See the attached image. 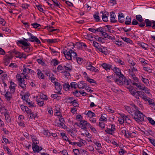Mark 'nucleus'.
Listing matches in <instances>:
<instances>
[{"label":"nucleus","instance_id":"a18cd8bd","mask_svg":"<svg viewBox=\"0 0 155 155\" xmlns=\"http://www.w3.org/2000/svg\"><path fill=\"white\" fill-rule=\"evenodd\" d=\"M125 109L131 115V114L133 113V109H131V107L128 106H126L125 107Z\"/></svg>","mask_w":155,"mask_h":155},{"label":"nucleus","instance_id":"412c9836","mask_svg":"<svg viewBox=\"0 0 155 155\" xmlns=\"http://www.w3.org/2000/svg\"><path fill=\"white\" fill-rule=\"evenodd\" d=\"M123 119L124 120V122L126 123L130 124L131 123V120L130 119V117L129 116H126L124 114H122Z\"/></svg>","mask_w":155,"mask_h":155},{"label":"nucleus","instance_id":"f704fd0d","mask_svg":"<svg viewBox=\"0 0 155 155\" xmlns=\"http://www.w3.org/2000/svg\"><path fill=\"white\" fill-rule=\"evenodd\" d=\"M93 46L96 48L97 51L98 50L99 48L102 47V46L101 44L95 41H93Z\"/></svg>","mask_w":155,"mask_h":155},{"label":"nucleus","instance_id":"c756f323","mask_svg":"<svg viewBox=\"0 0 155 155\" xmlns=\"http://www.w3.org/2000/svg\"><path fill=\"white\" fill-rule=\"evenodd\" d=\"M37 71L38 72L37 75L38 78L39 79H43L44 78V74L42 73L40 69H37Z\"/></svg>","mask_w":155,"mask_h":155},{"label":"nucleus","instance_id":"7c9ffc66","mask_svg":"<svg viewBox=\"0 0 155 155\" xmlns=\"http://www.w3.org/2000/svg\"><path fill=\"white\" fill-rule=\"evenodd\" d=\"M93 17L94 20L96 22H100L101 21L100 18L99 14L98 13H96L93 15Z\"/></svg>","mask_w":155,"mask_h":155},{"label":"nucleus","instance_id":"4be33fe9","mask_svg":"<svg viewBox=\"0 0 155 155\" xmlns=\"http://www.w3.org/2000/svg\"><path fill=\"white\" fill-rule=\"evenodd\" d=\"M136 136V133L135 132H132V133L130 132L129 131H127L125 137L129 138L130 137L133 138Z\"/></svg>","mask_w":155,"mask_h":155},{"label":"nucleus","instance_id":"79ce46f5","mask_svg":"<svg viewBox=\"0 0 155 155\" xmlns=\"http://www.w3.org/2000/svg\"><path fill=\"white\" fill-rule=\"evenodd\" d=\"M50 79L51 80V82L55 84V83H56V82L55 81L56 78L54 77V75L52 74H50L49 75Z\"/></svg>","mask_w":155,"mask_h":155},{"label":"nucleus","instance_id":"58836bf2","mask_svg":"<svg viewBox=\"0 0 155 155\" xmlns=\"http://www.w3.org/2000/svg\"><path fill=\"white\" fill-rule=\"evenodd\" d=\"M131 18L130 16H127L126 18L125 21V24L126 25H129L131 24Z\"/></svg>","mask_w":155,"mask_h":155},{"label":"nucleus","instance_id":"de8ad7c7","mask_svg":"<svg viewBox=\"0 0 155 155\" xmlns=\"http://www.w3.org/2000/svg\"><path fill=\"white\" fill-rule=\"evenodd\" d=\"M136 19L140 22H142L143 20L141 15H138L136 16Z\"/></svg>","mask_w":155,"mask_h":155},{"label":"nucleus","instance_id":"dca6fc26","mask_svg":"<svg viewBox=\"0 0 155 155\" xmlns=\"http://www.w3.org/2000/svg\"><path fill=\"white\" fill-rule=\"evenodd\" d=\"M4 115L5 117V119L6 122L8 123H10L11 122V119L10 116L9 112L8 111H6L4 113Z\"/></svg>","mask_w":155,"mask_h":155},{"label":"nucleus","instance_id":"cd10ccee","mask_svg":"<svg viewBox=\"0 0 155 155\" xmlns=\"http://www.w3.org/2000/svg\"><path fill=\"white\" fill-rule=\"evenodd\" d=\"M57 40L58 39H57L55 38L53 39H45V42H46L48 44H50L57 42Z\"/></svg>","mask_w":155,"mask_h":155},{"label":"nucleus","instance_id":"37998d69","mask_svg":"<svg viewBox=\"0 0 155 155\" xmlns=\"http://www.w3.org/2000/svg\"><path fill=\"white\" fill-rule=\"evenodd\" d=\"M86 114L90 118L95 116V114L91 111H89Z\"/></svg>","mask_w":155,"mask_h":155},{"label":"nucleus","instance_id":"680f3d73","mask_svg":"<svg viewBox=\"0 0 155 155\" xmlns=\"http://www.w3.org/2000/svg\"><path fill=\"white\" fill-rule=\"evenodd\" d=\"M71 104L75 107H79V104L78 103V100H75Z\"/></svg>","mask_w":155,"mask_h":155},{"label":"nucleus","instance_id":"5fc2aeb1","mask_svg":"<svg viewBox=\"0 0 155 155\" xmlns=\"http://www.w3.org/2000/svg\"><path fill=\"white\" fill-rule=\"evenodd\" d=\"M139 60L140 62H141L143 65L145 64H147V62L148 61L147 60H145L143 58H140L139 59Z\"/></svg>","mask_w":155,"mask_h":155},{"label":"nucleus","instance_id":"473e14b6","mask_svg":"<svg viewBox=\"0 0 155 155\" xmlns=\"http://www.w3.org/2000/svg\"><path fill=\"white\" fill-rule=\"evenodd\" d=\"M145 101H148L149 104L151 105L152 107L155 105L154 101L148 97H147V98H146Z\"/></svg>","mask_w":155,"mask_h":155},{"label":"nucleus","instance_id":"b1692460","mask_svg":"<svg viewBox=\"0 0 155 155\" xmlns=\"http://www.w3.org/2000/svg\"><path fill=\"white\" fill-rule=\"evenodd\" d=\"M153 21L150 20L148 19H146L145 21V23L146 25V26L147 28H151L152 27Z\"/></svg>","mask_w":155,"mask_h":155},{"label":"nucleus","instance_id":"2f4dec72","mask_svg":"<svg viewBox=\"0 0 155 155\" xmlns=\"http://www.w3.org/2000/svg\"><path fill=\"white\" fill-rule=\"evenodd\" d=\"M140 79L143 82L146 86H148L149 85V81L147 79L145 78L142 76Z\"/></svg>","mask_w":155,"mask_h":155},{"label":"nucleus","instance_id":"338daca9","mask_svg":"<svg viewBox=\"0 0 155 155\" xmlns=\"http://www.w3.org/2000/svg\"><path fill=\"white\" fill-rule=\"evenodd\" d=\"M83 119L81 115H78L76 116V119L79 121H82Z\"/></svg>","mask_w":155,"mask_h":155},{"label":"nucleus","instance_id":"9d476101","mask_svg":"<svg viewBox=\"0 0 155 155\" xmlns=\"http://www.w3.org/2000/svg\"><path fill=\"white\" fill-rule=\"evenodd\" d=\"M27 34L30 38L31 41L32 42H36V44L38 45H41V41L37 37L34 36L31 33L29 32H28Z\"/></svg>","mask_w":155,"mask_h":155},{"label":"nucleus","instance_id":"69168bd1","mask_svg":"<svg viewBox=\"0 0 155 155\" xmlns=\"http://www.w3.org/2000/svg\"><path fill=\"white\" fill-rule=\"evenodd\" d=\"M73 151L74 155H79L80 154V150L78 149H73Z\"/></svg>","mask_w":155,"mask_h":155},{"label":"nucleus","instance_id":"6e6552de","mask_svg":"<svg viewBox=\"0 0 155 155\" xmlns=\"http://www.w3.org/2000/svg\"><path fill=\"white\" fill-rule=\"evenodd\" d=\"M75 124H77L78 126L84 130L86 129L89 126H90V124L85 120L81 121L78 124L75 123Z\"/></svg>","mask_w":155,"mask_h":155},{"label":"nucleus","instance_id":"39448f33","mask_svg":"<svg viewBox=\"0 0 155 155\" xmlns=\"http://www.w3.org/2000/svg\"><path fill=\"white\" fill-rule=\"evenodd\" d=\"M137 71V70L133 67L129 70V76L130 78L135 81L138 82L139 81L138 78L136 76V74Z\"/></svg>","mask_w":155,"mask_h":155},{"label":"nucleus","instance_id":"bf43d9fd","mask_svg":"<svg viewBox=\"0 0 155 155\" xmlns=\"http://www.w3.org/2000/svg\"><path fill=\"white\" fill-rule=\"evenodd\" d=\"M6 111H8V110L5 108V107H0V112L2 114H4V113Z\"/></svg>","mask_w":155,"mask_h":155},{"label":"nucleus","instance_id":"c85d7f7f","mask_svg":"<svg viewBox=\"0 0 155 155\" xmlns=\"http://www.w3.org/2000/svg\"><path fill=\"white\" fill-rule=\"evenodd\" d=\"M86 84L83 81L80 82L77 84V86L80 89L84 88L86 87Z\"/></svg>","mask_w":155,"mask_h":155},{"label":"nucleus","instance_id":"bb28decb","mask_svg":"<svg viewBox=\"0 0 155 155\" xmlns=\"http://www.w3.org/2000/svg\"><path fill=\"white\" fill-rule=\"evenodd\" d=\"M18 41L20 44L23 46V47L29 46L30 45L29 43H28L23 40H20Z\"/></svg>","mask_w":155,"mask_h":155},{"label":"nucleus","instance_id":"49530a36","mask_svg":"<svg viewBox=\"0 0 155 155\" xmlns=\"http://www.w3.org/2000/svg\"><path fill=\"white\" fill-rule=\"evenodd\" d=\"M76 59L78 63L79 64H82L83 61V60L82 58L79 57H76Z\"/></svg>","mask_w":155,"mask_h":155},{"label":"nucleus","instance_id":"4d7b16f0","mask_svg":"<svg viewBox=\"0 0 155 155\" xmlns=\"http://www.w3.org/2000/svg\"><path fill=\"white\" fill-rule=\"evenodd\" d=\"M84 134L85 137H87L88 138H91L92 137V135L87 131V130L85 129Z\"/></svg>","mask_w":155,"mask_h":155},{"label":"nucleus","instance_id":"603ef678","mask_svg":"<svg viewBox=\"0 0 155 155\" xmlns=\"http://www.w3.org/2000/svg\"><path fill=\"white\" fill-rule=\"evenodd\" d=\"M70 86L71 88H74L75 89H76L77 86V84L76 82H72L70 84Z\"/></svg>","mask_w":155,"mask_h":155},{"label":"nucleus","instance_id":"20e7f679","mask_svg":"<svg viewBox=\"0 0 155 155\" xmlns=\"http://www.w3.org/2000/svg\"><path fill=\"white\" fill-rule=\"evenodd\" d=\"M137 112H133L131 114L132 117L138 123L143 121L145 116L143 113L140 111H138Z\"/></svg>","mask_w":155,"mask_h":155},{"label":"nucleus","instance_id":"9b49d317","mask_svg":"<svg viewBox=\"0 0 155 155\" xmlns=\"http://www.w3.org/2000/svg\"><path fill=\"white\" fill-rule=\"evenodd\" d=\"M5 99L10 103H11V100L12 96L10 92L7 91L4 95Z\"/></svg>","mask_w":155,"mask_h":155},{"label":"nucleus","instance_id":"f03ea898","mask_svg":"<svg viewBox=\"0 0 155 155\" xmlns=\"http://www.w3.org/2000/svg\"><path fill=\"white\" fill-rule=\"evenodd\" d=\"M62 52L65 58L68 60H71L72 58H74L77 57V54L72 49L66 48L64 49Z\"/></svg>","mask_w":155,"mask_h":155},{"label":"nucleus","instance_id":"e2e57ef3","mask_svg":"<svg viewBox=\"0 0 155 155\" xmlns=\"http://www.w3.org/2000/svg\"><path fill=\"white\" fill-rule=\"evenodd\" d=\"M87 81L91 83H93L97 84V82L95 81L92 79L90 78L89 77H87Z\"/></svg>","mask_w":155,"mask_h":155},{"label":"nucleus","instance_id":"4468645a","mask_svg":"<svg viewBox=\"0 0 155 155\" xmlns=\"http://www.w3.org/2000/svg\"><path fill=\"white\" fill-rule=\"evenodd\" d=\"M111 70L118 76L122 74H121L120 69L116 66H115L114 67L112 66Z\"/></svg>","mask_w":155,"mask_h":155},{"label":"nucleus","instance_id":"f257e3e1","mask_svg":"<svg viewBox=\"0 0 155 155\" xmlns=\"http://www.w3.org/2000/svg\"><path fill=\"white\" fill-rule=\"evenodd\" d=\"M118 77V78L115 79V82L119 85H124L129 90V91H130L132 87L130 84L131 80L126 79L123 74L119 75Z\"/></svg>","mask_w":155,"mask_h":155},{"label":"nucleus","instance_id":"1a4fd4ad","mask_svg":"<svg viewBox=\"0 0 155 155\" xmlns=\"http://www.w3.org/2000/svg\"><path fill=\"white\" fill-rule=\"evenodd\" d=\"M92 63L91 62H87L86 65L87 69L92 72L95 73L98 72L99 71L98 70L92 66Z\"/></svg>","mask_w":155,"mask_h":155},{"label":"nucleus","instance_id":"423d86ee","mask_svg":"<svg viewBox=\"0 0 155 155\" xmlns=\"http://www.w3.org/2000/svg\"><path fill=\"white\" fill-rule=\"evenodd\" d=\"M28 66H29L25 65H24L23 66V69L21 74L23 75V78L28 80L30 78L29 68H28Z\"/></svg>","mask_w":155,"mask_h":155},{"label":"nucleus","instance_id":"4c0bfd02","mask_svg":"<svg viewBox=\"0 0 155 155\" xmlns=\"http://www.w3.org/2000/svg\"><path fill=\"white\" fill-rule=\"evenodd\" d=\"M105 50H106V48L102 46V47H101L100 48H99V49L97 51L103 53L105 54H106L107 52L105 51Z\"/></svg>","mask_w":155,"mask_h":155},{"label":"nucleus","instance_id":"ddd939ff","mask_svg":"<svg viewBox=\"0 0 155 155\" xmlns=\"http://www.w3.org/2000/svg\"><path fill=\"white\" fill-rule=\"evenodd\" d=\"M102 67L107 71H109L111 70L112 65L111 64H109L106 63H104L101 65Z\"/></svg>","mask_w":155,"mask_h":155},{"label":"nucleus","instance_id":"393cba45","mask_svg":"<svg viewBox=\"0 0 155 155\" xmlns=\"http://www.w3.org/2000/svg\"><path fill=\"white\" fill-rule=\"evenodd\" d=\"M15 54L16 55V57H17L19 58H23L25 59L26 58V56L25 54L18 51L16 52Z\"/></svg>","mask_w":155,"mask_h":155},{"label":"nucleus","instance_id":"0e129e2a","mask_svg":"<svg viewBox=\"0 0 155 155\" xmlns=\"http://www.w3.org/2000/svg\"><path fill=\"white\" fill-rule=\"evenodd\" d=\"M41 98L44 100H47L48 99V97L46 95H45L43 94H40Z\"/></svg>","mask_w":155,"mask_h":155},{"label":"nucleus","instance_id":"ea45409f","mask_svg":"<svg viewBox=\"0 0 155 155\" xmlns=\"http://www.w3.org/2000/svg\"><path fill=\"white\" fill-rule=\"evenodd\" d=\"M26 103L29 105V107H34L35 104L34 102L31 101L30 100H26Z\"/></svg>","mask_w":155,"mask_h":155},{"label":"nucleus","instance_id":"5701e85b","mask_svg":"<svg viewBox=\"0 0 155 155\" xmlns=\"http://www.w3.org/2000/svg\"><path fill=\"white\" fill-rule=\"evenodd\" d=\"M3 148L6 152L8 154V155H12V153L10 149L8 148L7 146L5 144L3 145Z\"/></svg>","mask_w":155,"mask_h":155},{"label":"nucleus","instance_id":"6ab92c4d","mask_svg":"<svg viewBox=\"0 0 155 155\" xmlns=\"http://www.w3.org/2000/svg\"><path fill=\"white\" fill-rule=\"evenodd\" d=\"M12 58L9 55H6L4 57V63L6 66H7L10 63V60Z\"/></svg>","mask_w":155,"mask_h":155},{"label":"nucleus","instance_id":"c03bdc74","mask_svg":"<svg viewBox=\"0 0 155 155\" xmlns=\"http://www.w3.org/2000/svg\"><path fill=\"white\" fill-rule=\"evenodd\" d=\"M38 105L40 107H42L45 105L43 101H41L38 99H36Z\"/></svg>","mask_w":155,"mask_h":155},{"label":"nucleus","instance_id":"3c124183","mask_svg":"<svg viewBox=\"0 0 155 155\" xmlns=\"http://www.w3.org/2000/svg\"><path fill=\"white\" fill-rule=\"evenodd\" d=\"M67 100L68 103L71 104L75 99L74 98V97H71L68 98Z\"/></svg>","mask_w":155,"mask_h":155},{"label":"nucleus","instance_id":"aec40b11","mask_svg":"<svg viewBox=\"0 0 155 155\" xmlns=\"http://www.w3.org/2000/svg\"><path fill=\"white\" fill-rule=\"evenodd\" d=\"M118 21L120 23H123L124 21V14L122 13H119L118 15Z\"/></svg>","mask_w":155,"mask_h":155},{"label":"nucleus","instance_id":"0eeeda50","mask_svg":"<svg viewBox=\"0 0 155 155\" xmlns=\"http://www.w3.org/2000/svg\"><path fill=\"white\" fill-rule=\"evenodd\" d=\"M17 76L19 86L23 90H25L26 88V84H25V78H21L20 74H18Z\"/></svg>","mask_w":155,"mask_h":155},{"label":"nucleus","instance_id":"774afa93","mask_svg":"<svg viewBox=\"0 0 155 155\" xmlns=\"http://www.w3.org/2000/svg\"><path fill=\"white\" fill-rule=\"evenodd\" d=\"M6 23V22L5 20L3 18L0 17V24L2 26H5Z\"/></svg>","mask_w":155,"mask_h":155},{"label":"nucleus","instance_id":"2eb2a0df","mask_svg":"<svg viewBox=\"0 0 155 155\" xmlns=\"http://www.w3.org/2000/svg\"><path fill=\"white\" fill-rule=\"evenodd\" d=\"M54 84L55 85L56 89L57 91V93L60 94H61L60 92L61 91L62 86L58 82L55 83Z\"/></svg>","mask_w":155,"mask_h":155},{"label":"nucleus","instance_id":"a211bd4d","mask_svg":"<svg viewBox=\"0 0 155 155\" xmlns=\"http://www.w3.org/2000/svg\"><path fill=\"white\" fill-rule=\"evenodd\" d=\"M116 15L115 13L112 12L110 13V22L112 23H115L117 22V20L115 19Z\"/></svg>","mask_w":155,"mask_h":155},{"label":"nucleus","instance_id":"864d4df0","mask_svg":"<svg viewBox=\"0 0 155 155\" xmlns=\"http://www.w3.org/2000/svg\"><path fill=\"white\" fill-rule=\"evenodd\" d=\"M143 70L149 72H151L152 69L150 67H143Z\"/></svg>","mask_w":155,"mask_h":155},{"label":"nucleus","instance_id":"6e6d98bb","mask_svg":"<svg viewBox=\"0 0 155 155\" xmlns=\"http://www.w3.org/2000/svg\"><path fill=\"white\" fill-rule=\"evenodd\" d=\"M31 25L35 28H37L41 26L40 25L37 23L31 24Z\"/></svg>","mask_w":155,"mask_h":155},{"label":"nucleus","instance_id":"72a5a7b5","mask_svg":"<svg viewBox=\"0 0 155 155\" xmlns=\"http://www.w3.org/2000/svg\"><path fill=\"white\" fill-rule=\"evenodd\" d=\"M64 68L67 71L70 72L72 69V67L69 64H67L66 65L64 66Z\"/></svg>","mask_w":155,"mask_h":155},{"label":"nucleus","instance_id":"13d9d810","mask_svg":"<svg viewBox=\"0 0 155 155\" xmlns=\"http://www.w3.org/2000/svg\"><path fill=\"white\" fill-rule=\"evenodd\" d=\"M147 120H149L150 123L152 125L155 124V121H154L152 118L150 117H148L147 118Z\"/></svg>","mask_w":155,"mask_h":155},{"label":"nucleus","instance_id":"a878e982","mask_svg":"<svg viewBox=\"0 0 155 155\" xmlns=\"http://www.w3.org/2000/svg\"><path fill=\"white\" fill-rule=\"evenodd\" d=\"M109 15V14L108 12L104 13L102 14V18L103 21L104 22H106L108 21V17Z\"/></svg>","mask_w":155,"mask_h":155},{"label":"nucleus","instance_id":"8fccbe9b","mask_svg":"<svg viewBox=\"0 0 155 155\" xmlns=\"http://www.w3.org/2000/svg\"><path fill=\"white\" fill-rule=\"evenodd\" d=\"M57 115L58 116L59 120L60 122H65L64 119L63 118L61 114H57Z\"/></svg>","mask_w":155,"mask_h":155},{"label":"nucleus","instance_id":"f3484780","mask_svg":"<svg viewBox=\"0 0 155 155\" xmlns=\"http://www.w3.org/2000/svg\"><path fill=\"white\" fill-rule=\"evenodd\" d=\"M10 85L9 87L11 92L12 93H14L15 91V87L17 85L14 82L12 81L10 82Z\"/></svg>","mask_w":155,"mask_h":155},{"label":"nucleus","instance_id":"052dcab7","mask_svg":"<svg viewBox=\"0 0 155 155\" xmlns=\"http://www.w3.org/2000/svg\"><path fill=\"white\" fill-rule=\"evenodd\" d=\"M109 3H110L111 6H114L115 4H117V0H109Z\"/></svg>","mask_w":155,"mask_h":155},{"label":"nucleus","instance_id":"f8f14e48","mask_svg":"<svg viewBox=\"0 0 155 155\" xmlns=\"http://www.w3.org/2000/svg\"><path fill=\"white\" fill-rule=\"evenodd\" d=\"M32 149L35 153H38L42 149V147H39L38 145L35 144H32Z\"/></svg>","mask_w":155,"mask_h":155},{"label":"nucleus","instance_id":"09e8293b","mask_svg":"<svg viewBox=\"0 0 155 155\" xmlns=\"http://www.w3.org/2000/svg\"><path fill=\"white\" fill-rule=\"evenodd\" d=\"M106 109L109 112L111 113H113L114 112V110L111 107H107Z\"/></svg>","mask_w":155,"mask_h":155},{"label":"nucleus","instance_id":"c9c22d12","mask_svg":"<svg viewBox=\"0 0 155 155\" xmlns=\"http://www.w3.org/2000/svg\"><path fill=\"white\" fill-rule=\"evenodd\" d=\"M113 42L118 47L122 46V45L123 44V42L122 41L119 40H116V38L115 39V40Z\"/></svg>","mask_w":155,"mask_h":155},{"label":"nucleus","instance_id":"e433bc0d","mask_svg":"<svg viewBox=\"0 0 155 155\" xmlns=\"http://www.w3.org/2000/svg\"><path fill=\"white\" fill-rule=\"evenodd\" d=\"M70 88V86L68 83L64 84L63 85V88L65 91L69 90Z\"/></svg>","mask_w":155,"mask_h":155},{"label":"nucleus","instance_id":"a19ab883","mask_svg":"<svg viewBox=\"0 0 155 155\" xmlns=\"http://www.w3.org/2000/svg\"><path fill=\"white\" fill-rule=\"evenodd\" d=\"M142 48L145 49L147 50L148 48V45L144 42H142L139 45Z\"/></svg>","mask_w":155,"mask_h":155},{"label":"nucleus","instance_id":"7ed1b4c3","mask_svg":"<svg viewBox=\"0 0 155 155\" xmlns=\"http://www.w3.org/2000/svg\"><path fill=\"white\" fill-rule=\"evenodd\" d=\"M129 91L131 94L137 99H139V97H140L143 100L145 101L146 98H147V96L145 94L144 92L136 91L133 89V87Z\"/></svg>","mask_w":155,"mask_h":155}]
</instances>
